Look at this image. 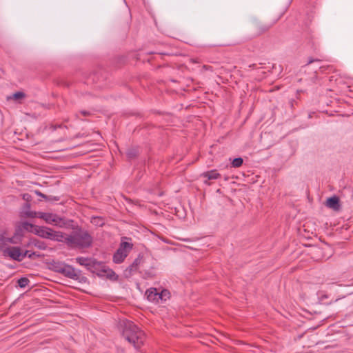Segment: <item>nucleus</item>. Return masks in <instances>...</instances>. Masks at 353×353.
I'll return each mask as SVG.
<instances>
[{
  "label": "nucleus",
  "instance_id": "obj_1",
  "mask_svg": "<svg viewBox=\"0 0 353 353\" xmlns=\"http://www.w3.org/2000/svg\"><path fill=\"white\" fill-rule=\"evenodd\" d=\"M76 261L79 265L85 266L88 270L96 274L99 277H106L111 280L117 279L118 276L115 272L102 262H99L94 259L85 257H77Z\"/></svg>",
  "mask_w": 353,
  "mask_h": 353
},
{
  "label": "nucleus",
  "instance_id": "obj_2",
  "mask_svg": "<svg viewBox=\"0 0 353 353\" xmlns=\"http://www.w3.org/2000/svg\"><path fill=\"white\" fill-rule=\"evenodd\" d=\"M63 242L71 248H88L92 245V238L88 231L79 229L70 235L64 233Z\"/></svg>",
  "mask_w": 353,
  "mask_h": 353
},
{
  "label": "nucleus",
  "instance_id": "obj_3",
  "mask_svg": "<svg viewBox=\"0 0 353 353\" xmlns=\"http://www.w3.org/2000/svg\"><path fill=\"white\" fill-rule=\"evenodd\" d=\"M122 336L137 350L142 346L145 341L144 332L132 321L124 323Z\"/></svg>",
  "mask_w": 353,
  "mask_h": 353
},
{
  "label": "nucleus",
  "instance_id": "obj_4",
  "mask_svg": "<svg viewBox=\"0 0 353 353\" xmlns=\"http://www.w3.org/2000/svg\"><path fill=\"white\" fill-rule=\"evenodd\" d=\"M33 233L36 235L57 242H63L64 240V233L61 231H55L50 228L45 226H37Z\"/></svg>",
  "mask_w": 353,
  "mask_h": 353
},
{
  "label": "nucleus",
  "instance_id": "obj_5",
  "mask_svg": "<svg viewBox=\"0 0 353 353\" xmlns=\"http://www.w3.org/2000/svg\"><path fill=\"white\" fill-rule=\"evenodd\" d=\"M124 240H131V239L127 237L121 239L119 247L113 255V261L115 263L119 264L122 263L132 250L133 244Z\"/></svg>",
  "mask_w": 353,
  "mask_h": 353
},
{
  "label": "nucleus",
  "instance_id": "obj_6",
  "mask_svg": "<svg viewBox=\"0 0 353 353\" xmlns=\"http://www.w3.org/2000/svg\"><path fill=\"white\" fill-rule=\"evenodd\" d=\"M28 254V250L22 252L21 249L17 246L8 247L3 250L5 256H8L10 259L19 262L22 261Z\"/></svg>",
  "mask_w": 353,
  "mask_h": 353
},
{
  "label": "nucleus",
  "instance_id": "obj_7",
  "mask_svg": "<svg viewBox=\"0 0 353 353\" xmlns=\"http://www.w3.org/2000/svg\"><path fill=\"white\" fill-rule=\"evenodd\" d=\"M61 274L73 280H80L81 271L75 269L70 265L65 264Z\"/></svg>",
  "mask_w": 353,
  "mask_h": 353
},
{
  "label": "nucleus",
  "instance_id": "obj_8",
  "mask_svg": "<svg viewBox=\"0 0 353 353\" xmlns=\"http://www.w3.org/2000/svg\"><path fill=\"white\" fill-rule=\"evenodd\" d=\"M276 23V21H274L271 24H265L260 21H256L252 24V29L255 35L259 36L268 31Z\"/></svg>",
  "mask_w": 353,
  "mask_h": 353
},
{
  "label": "nucleus",
  "instance_id": "obj_9",
  "mask_svg": "<svg viewBox=\"0 0 353 353\" xmlns=\"http://www.w3.org/2000/svg\"><path fill=\"white\" fill-rule=\"evenodd\" d=\"M39 218L44 220L48 224L57 225L62 220L58 215L53 213L39 212Z\"/></svg>",
  "mask_w": 353,
  "mask_h": 353
},
{
  "label": "nucleus",
  "instance_id": "obj_10",
  "mask_svg": "<svg viewBox=\"0 0 353 353\" xmlns=\"http://www.w3.org/2000/svg\"><path fill=\"white\" fill-rule=\"evenodd\" d=\"M325 205L334 211H339L341 208L339 198L336 196L327 198Z\"/></svg>",
  "mask_w": 353,
  "mask_h": 353
},
{
  "label": "nucleus",
  "instance_id": "obj_11",
  "mask_svg": "<svg viewBox=\"0 0 353 353\" xmlns=\"http://www.w3.org/2000/svg\"><path fill=\"white\" fill-rule=\"evenodd\" d=\"M141 259L139 256L137 258L133 263L129 265L124 271L125 277L131 276L134 272L138 270L139 265L141 263Z\"/></svg>",
  "mask_w": 353,
  "mask_h": 353
},
{
  "label": "nucleus",
  "instance_id": "obj_12",
  "mask_svg": "<svg viewBox=\"0 0 353 353\" xmlns=\"http://www.w3.org/2000/svg\"><path fill=\"white\" fill-rule=\"evenodd\" d=\"M145 295L148 301L151 302H154L155 303H159L160 302L159 296V290L157 288H150L146 292Z\"/></svg>",
  "mask_w": 353,
  "mask_h": 353
},
{
  "label": "nucleus",
  "instance_id": "obj_13",
  "mask_svg": "<svg viewBox=\"0 0 353 353\" xmlns=\"http://www.w3.org/2000/svg\"><path fill=\"white\" fill-rule=\"evenodd\" d=\"M29 245H33L35 248L41 250H45L47 248V245L45 242L41 241L37 239L32 238L30 240L29 243H28L27 246Z\"/></svg>",
  "mask_w": 353,
  "mask_h": 353
},
{
  "label": "nucleus",
  "instance_id": "obj_14",
  "mask_svg": "<svg viewBox=\"0 0 353 353\" xmlns=\"http://www.w3.org/2000/svg\"><path fill=\"white\" fill-rule=\"evenodd\" d=\"M201 176L203 178H206L208 180H214L219 179L221 174L218 173L216 170H212L202 173Z\"/></svg>",
  "mask_w": 353,
  "mask_h": 353
},
{
  "label": "nucleus",
  "instance_id": "obj_15",
  "mask_svg": "<svg viewBox=\"0 0 353 353\" xmlns=\"http://www.w3.org/2000/svg\"><path fill=\"white\" fill-rule=\"evenodd\" d=\"M65 264L64 262L53 261L50 263V269L55 272L61 274Z\"/></svg>",
  "mask_w": 353,
  "mask_h": 353
},
{
  "label": "nucleus",
  "instance_id": "obj_16",
  "mask_svg": "<svg viewBox=\"0 0 353 353\" xmlns=\"http://www.w3.org/2000/svg\"><path fill=\"white\" fill-rule=\"evenodd\" d=\"M159 301L161 302L165 301L168 299H170V292L169 290L166 289L162 290L161 292L159 291Z\"/></svg>",
  "mask_w": 353,
  "mask_h": 353
},
{
  "label": "nucleus",
  "instance_id": "obj_17",
  "mask_svg": "<svg viewBox=\"0 0 353 353\" xmlns=\"http://www.w3.org/2000/svg\"><path fill=\"white\" fill-rule=\"evenodd\" d=\"M139 150L137 148H130L127 150L126 154L129 159H132L138 156Z\"/></svg>",
  "mask_w": 353,
  "mask_h": 353
},
{
  "label": "nucleus",
  "instance_id": "obj_18",
  "mask_svg": "<svg viewBox=\"0 0 353 353\" xmlns=\"http://www.w3.org/2000/svg\"><path fill=\"white\" fill-rule=\"evenodd\" d=\"M37 225H33L27 221H24L21 224V227L23 229V230L28 231L33 233V231L35 230V227Z\"/></svg>",
  "mask_w": 353,
  "mask_h": 353
},
{
  "label": "nucleus",
  "instance_id": "obj_19",
  "mask_svg": "<svg viewBox=\"0 0 353 353\" xmlns=\"http://www.w3.org/2000/svg\"><path fill=\"white\" fill-rule=\"evenodd\" d=\"M26 97V94L23 92H17L14 93L12 96L8 97V99H14L16 101L23 99Z\"/></svg>",
  "mask_w": 353,
  "mask_h": 353
},
{
  "label": "nucleus",
  "instance_id": "obj_20",
  "mask_svg": "<svg viewBox=\"0 0 353 353\" xmlns=\"http://www.w3.org/2000/svg\"><path fill=\"white\" fill-rule=\"evenodd\" d=\"M21 239H19L18 236H17L15 234H14L12 237L6 238L5 239V242L12 243V244H18L21 242Z\"/></svg>",
  "mask_w": 353,
  "mask_h": 353
},
{
  "label": "nucleus",
  "instance_id": "obj_21",
  "mask_svg": "<svg viewBox=\"0 0 353 353\" xmlns=\"http://www.w3.org/2000/svg\"><path fill=\"white\" fill-rule=\"evenodd\" d=\"M30 280L27 277H21L17 281V283L21 288H24L28 285Z\"/></svg>",
  "mask_w": 353,
  "mask_h": 353
},
{
  "label": "nucleus",
  "instance_id": "obj_22",
  "mask_svg": "<svg viewBox=\"0 0 353 353\" xmlns=\"http://www.w3.org/2000/svg\"><path fill=\"white\" fill-rule=\"evenodd\" d=\"M243 160L241 157L235 158L232 162V166L233 168H239L242 165Z\"/></svg>",
  "mask_w": 353,
  "mask_h": 353
},
{
  "label": "nucleus",
  "instance_id": "obj_23",
  "mask_svg": "<svg viewBox=\"0 0 353 353\" xmlns=\"http://www.w3.org/2000/svg\"><path fill=\"white\" fill-rule=\"evenodd\" d=\"M23 213L26 217L28 218H35L39 217V212L31 211V210H26L23 211Z\"/></svg>",
  "mask_w": 353,
  "mask_h": 353
},
{
  "label": "nucleus",
  "instance_id": "obj_24",
  "mask_svg": "<svg viewBox=\"0 0 353 353\" xmlns=\"http://www.w3.org/2000/svg\"><path fill=\"white\" fill-rule=\"evenodd\" d=\"M14 234H15L17 236H18L19 239H21L22 240L23 236H24V230L21 227V225L18 226L16 230H15V232L14 233Z\"/></svg>",
  "mask_w": 353,
  "mask_h": 353
},
{
  "label": "nucleus",
  "instance_id": "obj_25",
  "mask_svg": "<svg viewBox=\"0 0 353 353\" xmlns=\"http://www.w3.org/2000/svg\"><path fill=\"white\" fill-rule=\"evenodd\" d=\"M79 114L83 116V117H88L90 116L91 114L90 112L88 111H86V110H81L79 112V113H77L75 114V117L77 119H80V117H79Z\"/></svg>",
  "mask_w": 353,
  "mask_h": 353
},
{
  "label": "nucleus",
  "instance_id": "obj_26",
  "mask_svg": "<svg viewBox=\"0 0 353 353\" xmlns=\"http://www.w3.org/2000/svg\"><path fill=\"white\" fill-rule=\"evenodd\" d=\"M22 198L24 201H26V203H30V201L32 200V196L28 193L23 194Z\"/></svg>",
  "mask_w": 353,
  "mask_h": 353
},
{
  "label": "nucleus",
  "instance_id": "obj_27",
  "mask_svg": "<svg viewBox=\"0 0 353 353\" xmlns=\"http://www.w3.org/2000/svg\"><path fill=\"white\" fill-rule=\"evenodd\" d=\"M39 256V255L37 254L36 252H30V251H28V254L26 255V256H28L30 259H33L35 256Z\"/></svg>",
  "mask_w": 353,
  "mask_h": 353
},
{
  "label": "nucleus",
  "instance_id": "obj_28",
  "mask_svg": "<svg viewBox=\"0 0 353 353\" xmlns=\"http://www.w3.org/2000/svg\"><path fill=\"white\" fill-rule=\"evenodd\" d=\"M148 54H161V55H168V53L165 52H148Z\"/></svg>",
  "mask_w": 353,
  "mask_h": 353
},
{
  "label": "nucleus",
  "instance_id": "obj_29",
  "mask_svg": "<svg viewBox=\"0 0 353 353\" xmlns=\"http://www.w3.org/2000/svg\"><path fill=\"white\" fill-rule=\"evenodd\" d=\"M30 203H25V205L23 206V211L30 210Z\"/></svg>",
  "mask_w": 353,
  "mask_h": 353
},
{
  "label": "nucleus",
  "instance_id": "obj_30",
  "mask_svg": "<svg viewBox=\"0 0 353 353\" xmlns=\"http://www.w3.org/2000/svg\"><path fill=\"white\" fill-rule=\"evenodd\" d=\"M36 194L37 195H39V196L44 198L45 199H47V198H48V196L46 194H44L39 191H36Z\"/></svg>",
  "mask_w": 353,
  "mask_h": 353
},
{
  "label": "nucleus",
  "instance_id": "obj_31",
  "mask_svg": "<svg viewBox=\"0 0 353 353\" xmlns=\"http://www.w3.org/2000/svg\"><path fill=\"white\" fill-rule=\"evenodd\" d=\"M314 61H320V60L319 59H310L308 62H307V64H311L312 63H313Z\"/></svg>",
  "mask_w": 353,
  "mask_h": 353
},
{
  "label": "nucleus",
  "instance_id": "obj_32",
  "mask_svg": "<svg viewBox=\"0 0 353 353\" xmlns=\"http://www.w3.org/2000/svg\"><path fill=\"white\" fill-rule=\"evenodd\" d=\"M287 10H288V8H285V9L284 10V12H282V13L280 14V16H279V17H278L275 21H278V20H279V19L283 16V14H284V12L287 11Z\"/></svg>",
  "mask_w": 353,
  "mask_h": 353
},
{
  "label": "nucleus",
  "instance_id": "obj_33",
  "mask_svg": "<svg viewBox=\"0 0 353 353\" xmlns=\"http://www.w3.org/2000/svg\"><path fill=\"white\" fill-rule=\"evenodd\" d=\"M287 10H288V8H285V9L284 10V12H282V13L280 14V16H279V17H278L275 21H278V20H279V19L283 16V14H284V12L287 11Z\"/></svg>",
  "mask_w": 353,
  "mask_h": 353
},
{
  "label": "nucleus",
  "instance_id": "obj_34",
  "mask_svg": "<svg viewBox=\"0 0 353 353\" xmlns=\"http://www.w3.org/2000/svg\"><path fill=\"white\" fill-rule=\"evenodd\" d=\"M287 10H288V8H285V9L284 10V12H282V13L280 14V16H279V17H278L275 21H278V20H279V19L283 16V14H284V12L287 11Z\"/></svg>",
  "mask_w": 353,
  "mask_h": 353
},
{
  "label": "nucleus",
  "instance_id": "obj_35",
  "mask_svg": "<svg viewBox=\"0 0 353 353\" xmlns=\"http://www.w3.org/2000/svg\"><path fill=\"white\" fill-rule=\"evenodd\" d=\"M61 126H62L61 125H58V126H55V127H54V129H56L57 128H61Z\"/></svg>",
  "mask_w": 353,
  "mask_h": 353
},
{
  "label": "nucleus",
  "instance_id": "obj_36",
  "mask_svg": "<svg viewBox=\"0 0 353 353\" xmlns=\"http://www.w3.org/2000/svg\"><path fill=\"white\" fill-rule=\"evenodd\" d=\"M205 184H208V185H210V183H208V182H207V181H205Z\"/></svg>",
  "mask_w": 353,
  "mask_h": 353
}]
</instances>
